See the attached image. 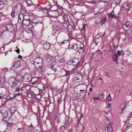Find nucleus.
I'll use <instances>...</instances> for the list:
<instances>
[{"instance_id":"59","label":"nucleus","mask_w":132,"mask_h":132,"mask_svg":"<svg viewBox=\"0 0 132 132\" xmlns=\"http://www.w3.org/2000/svg\"><path fill=\"white\" fill-rule=\"evenodd\" d=\"M59 61L60 63H62L64 62V60L62 59L60 60H59Z\"/></svg>"},{"instance_id":"37","label":"nucleus","mask_w":132,"mask_h":132,"mask_svg":"<svg viewBox=\"0 0 132 132\" xmlns=\"http://www.w3.org/2000/svg\"><path fill=\"white\" fill-rule=\"evenodd\" d=\"M25 30L28 33H30L32 32V30L30 28H26Z\"/></svg>"},{"instance_id":"24","label":"nucleus","mask_w":132,"mask_h":132,"mask_svg":"<svg viewBox=\"0 0 132 132\" xmlns=\"http://www.w3.org/2000/svg\"><path fill=\"white\" fill-rule=\"evenodd\" d=\"M119 57L120 55H122L124 54V52L122 51H118L116 54Z\"/></svg>"},{"instance_id":"28","label":"nucleus","mask_w":132,"mask_h":132,"mask_svg":"<svg viewBox=\"0 0 132 132\" xmlns=\"http://www.w3.org/2000/svg\"><path fill=\"white\" fill-rule=\"evenodd\" d=\"M52 6H50L51 11H54L56 12V10L57 9V7L55 5H53Z\"/></svg>"},{"instance_id":"23","label":"nucleus","mask_w":132,"mask_h":132,"mask_svg":"<svg viewBox=\"0 0 132 132\" xmlns=\"http://www.w3.org/2000/svg\"><path fill=\"white\" fill-rule=\"evenodd\" d=\"M11 117L9 116H4L3 118V120L4 121L6 122L7 123V121L10 119L11 118Z\"/></svg>"},{"instance_id":"52","label":"nucleus","mask_w":132,"mask_h":132,"mask_svg":"<svg viewBox=\"0 0 132 132\" xmlns=\"http://www.w3.org/2000/svg\"><path fill=\"white\" fill-rule=\"evenodd\" d=\"M20 88L19 87H17L15 91V93H17L19 90Z\"/></svg>"},{"instance_id":"55","label":"nucleus","mask_w":132,"mask_h":132,"mask_svg":"<svg viewBox=\"0 0 132 132\" xmlns=\"http://www.w3.org/2000/svg\"><path fill=\"white\" fill-rule=\"evenodd\" d=\"M86 2L89 3H94L95 2V1L93 0L90 2L89 1H86Z\"/></svg>"},{"instance_id":"13","label":"nucleus","mask_w":132,"mask_h":132,"mask_svg":"<svg viewBox=\"0 0 132 132\" xmlns=\"http://www.w3.org/2000/svg\"><path fill=\"white\" fill-rule=\"evenodd\" d=\"M43 23V22H40L37 19H35L32 21V26H35L36 24L39 23L42 24Z\"/></svg>"},{"instance_id":"2","label":"nucleus","mask_w":132,"mask_h":132,"mask_svg":"<svg viewBox=\"0 0 132 132\" xmlns=\"http://www.w3.org/2000/svg\"><path fill=\"white\" fill-rule=\"evenodd\" d=\"M8 82L12 87H16L18 83L16 78L13 76L9 78Z\"/></svg>"},{"instance_id":"4","label":"nucleus","mask_w":132,"mask_h":132,"mask_svg":"<svg viewBox=\"0 0 132 132\" xmlns=\"http://www.w3.org/2000/svg\"><path fill=\"white\" fill-rule=\"evenodd\" d=\"M127 107L126 103L125 102H123L121 104L120 108H119V111L120 113H124L125 111V109Z\"/></svg>"},{"instance_id":"62","label":"nucleus","mask_w":132,"mask_h":132,"mask_svg":"<svg viewBox=\"0 0 132 132\" xmlns=\"http://www.w3.org/2000/svg\"><path fill=\"white\" fill-rule=\"evenodd\" d=\"M56 31H53V35H55V34L56 33Z\"/></svg>"},{"instance_id":"26","label":"nucleus","mask_w":132,"mask_h":132,"mask_svg":"<svg viewBox=\"0 0 132 132\" xmlns=\"http://www.w3.org/2000/svg\"><path fill=\"white\" fill-rule=\"evenodd\" d=\"M118 47V46H117V47H116V46H115L114 45H112L111 46L110 48H112V52L113 53H115V52L117 50V48Z\"/></svg>"},{"instance_id":"38","label":"nucleus","mask_w":132,"mask_h":132,"mask_svg":"<svg viewBox=\"0 0 132 132\" xmlns=\"http://www.w3.org/2000/svg\"><path fill=\"white\" fill-rule=\"evenodd\" d=\"M67 125H66L65 124L64 125H63L62 127L61 128V130L63 131L64 130V129L65 128L67 127Z\"/></svg>"},{"instance_id":"3","label":"nucleus","mask_w":132,"mask_h":132,"mask_svg":"<svg viewBox=\"0 0 132 132\" xmlns=\"http://www.w3.org/2000/svg\"><path fill=\"white\" fill-rule=\"evenodd\" d=\"M68 63L69 64L74 63L73 65L76 66V67L77 68H79L80 66L79 60L78 58H74L71 59L68 61Z\"/></svg>"},{"instance_id":"19","label":"nucleus","mask_w":132,"mask_h":132,"mask_svg":"<svg viewBox=\"0 0 132 132\" xmlns=\"http://www.w3.org/2000/svg\"><path fill=\"white\" fill-rule=\"evenodd\" d=\"M21 66V64L20 62L19 61H17L14 64V67H19Z\"/></svg>"},{"instance_id":"56","label":"nucleus","mask_w":132,"mask_h":132,"mask_svg":"<svg viewBox=\"0 0 132 132\" xmlns=\"http://www.w3.org/2000/svg\"><path fill=\"white\" fill-rule=\"evenodd\" d=\"M37 113V116H38V115H39V116H40V110H38V111L37 112V113Z\"/></svg>"},{"instance_id":"6","label":"nucleus","mask_w":132,"mask_h":132,"mask_svg":"<svg viewBox=\"0 0 132 132\" xmlns=\"http://www.w3.org/2000/svg\"><path fill=\"white\" fill-rule=\"evenodd\" d=\"M7 31L10 32H12L14 30V28L13 25L11 23H9L5 26Z\"/></svg>"},{"instance_id":"45","label":"nucleus","mask_w":132,"mask_h":132,"mask_svg":"<svg viewBox=\"0 0 132 132\" xmlns=\"http://www.w3.org/2000/svg\"><path fill=\"white\" fill-rule=\"evenodd\" d=\"M104 94H102L101 95L99 96L100 98L101 99V100L103 98H104Z\"/></svg>"},{"instance_id":"20","label":"nucleus","mask_w":132,"mask_h":132,"mask_svg":"<svg viewBox=\"0 0 132 132\" xmlns=\"http://www.w3.org/2000/svg\"><path fill=\"white\" fill-rule=\"evenodd\" d=\"M56 13H57L59 16H61L62 14L63 11L61 9H57L56 10Z\"/></svg>"},{"instance_id":"27","label":"nucleus","mask_w":132,"mask_h":132,"mask_svg":"<svg viewBox=\"0 0 132 132\" xmlns=\"http://www.w3.org/2000/svg\"><path fill=\"white\" fill-rule=\"evenodd\" d=\"M55 25L57 26L58 27H60L62 28V23L59 21H56L55 22Z\"/></svg>"},{"instance_id":"22","label":"nucleus","mask_w":132,"mask_h":132,"mask_svg":"<svg viewBox=\"0 0 132 132\" xmlns=\"http://www.w3.org/2000/svg\"><path fill=\"white\" fill-rule=\"evenodd\" d=\"M63 19L64 22L65 24L67 23L68 22V20L67 17V15H64L63 16Z\"/></svg>"},{"instance_id":"42","label":"nucleus","mask_w":132,"mask_h":132,"mask_svg":"<svg viewBox=\"0 0 132 132\" xmlns=\"http://www.w3.org/2000/svg\"><path fill=\"white\" fill-rule=\"evenodd\" d=\"M107 98L108 100L109 101H110L111 100V98L110 94H109L108 95Z\"/></svg>"},{"instance_id":"15","label":"nucleus","mask_w":132,"mask_h":132,"mask_svg":"<svg viewBox=\"0 0 132 132\" xmlns=\"http://www.w3.org/2000/svg\"><path fill=\"white\" fill-rule=\"evenodd\" d=\"M122 7L126 9H128L130 7V5L127 2L124 3L122 5Z\"/></svg>"},{"instance_id":"39","label":"nucleus","mask_w":132,"mask_h":132,"mask_svg":"<svg viewBox=\"0 0 132 132\" xmlns=\"http://www.w3.org/2000/svg\"><path fill=\"white\" fill-rule=\"evenodd\" d=\"M15 13V12L13 10L11 13V15L12 18H13L14 16V14Z\"/></svg>"},{"instance_id":"30","label":"nucleus","mask_w":132,"mask_h":132,"mask_svg":"<svg viewBox=\"0 0 132 132\" xmlns=\"http://www.w3.org/2000/svg\"><path fill=\"white\" fill-rule=\"evenodd\" d=\"M110 14L111 15L110 17L111 18H114V19H116V16H115L114 14V13L113 11H112L110 13Z\"/></svg>"},{"instance_id":"51","label":"nucleus","mask_w":132,"mask_h":132,"mask_svg":"<svg viewBox=\"0 0 132 132\" xmlns=\"http://www.w3.org/2000/svg\"><path fill=\"white\" fill-rule=\"evenodd\" d=\"M13 98V97L11 98L10 96H7L6 97V100H11L12 99V100Z\"/></svg>"},{"instance_id":"63","label":"nucleus","mask_w":132,"mask_h":132,"mask_svg":"<svg viewBox=\"0 0 132 132\" xmlns=\"http://www.w3.org/2000/svg\"><path fill=\"white\" fill-rule=\"evenodd\" d=\"M22 56H21L20 55H19L18 58H20V59H22Z\"/></svg>"},{"instance_id":"14","label":"nucleus","mask_w":132,"mask_h":132,"mask_svg":"<svg viewBox=\"0 0 132 132\" xmlns=\"http://www.w3.org/2000/svg\"><path fill=\"white\" fill-rule=\"evenodd\" d=\"M50 43H45L43 44V48L45 50H48L50 48Z\"/></svg>"},{"instance_id":"1","label":"nucleus","mask_w":132,"mask_h":132,"mask_svg":"<svg viewBox=\"0 0 132 132\" xmlns=\"http://www.w3.org/2000/svg\"><path fill=\"white\" fill-rule=\"evenodd\" d=\"M34 63L35 67L37 69H41L43 67V61L42 58L38 57L34 60Z\"/></svg>"},{"instance_id":"31","label":"nucleus","mask_w":132,"mask_h":132,"mask_svg":"<svg viewBox=\"0 0 132 132\" xmlns=\"http://www.w3.org/2000/svg\"><path fill=\"white\" fill-rule=\"evenodd\" d=\"M38 79L36 77L31 78V81L33 83H35L36 82L37 80Z\"/></svg>"},{"instance_id":"53","label":"nucleus","mask_w":132,"mask_h":132,"mask_svg":"<svg viewBox=\"0 0 132 132\" xmlns=\"http://www.w3.org/2000/svg\"><path fill=\"white\" fill-rule=\"evenodd\" d=\"M65 71H66V74L64 76H67L69 74V72H70V71H66V70H65Z\"/></svg>"},{"instance_id":"46","label":"nucleus","mask_w":132,"mask_h":132,"mask_svg":"<svg viewBox=\"0 0 132 132\" xmlns=\"http://www.w3.org/2000/svg\"><path fill=\"white\" fill-rule=\"evenodd\" d=\"M15 93V94L14 95L13 97H16L18 96H19L20 95V94L19 93Z\"/></svg>"},{"instance_id":"40","label":"nucleus","mask_w":132,"mask_h":132,"mask_svg":"<svg viewBox=\"0 0 132 132\" xmlns=\"http://www.w3.org/2000/svg\"><path fill=\"white\" fill-rule=\"evenodd\" d=\"M45 102L46 103V104L47 105H50V101L49 100H45Z\"/></svg>"},{"instance_id":"17","label":"nucleus","mask_w":132,"mask_h":132,"mask_svg":"<svg viewBox=\"0 0 132 132\" xmlns=\"http://www.w3.org/2000/svg\"><path fill=\"white\" fill-rule=\"evenodd\" d=\"M107 128L108 129V132L111 131L112 132V124L110 123L107 125L106 126Z\"/></svg>"},{"instance_id":"44","label":"nucleus","mask_w":132,"mask_h":132,"mask_svg":"<svg viewBox=\"0 0 132 132\" xmlns=\"http://www.w3.org/2000/svg\"><path fill=\"white\" fill-rule=\"evenodd\" d=\"M26 3L28 4H31L32 3V2L30 0H27L26 1Z\"/></svg>"},{"instance_id":"36","label":"nucleus","mask_w":132,"mask_h":132,"mask_svg":"<svg viewBox=\"0 0 132 132\" xmlns=\"http://www.w3.org/2000/svg\"><path fill=\"white\" fill-rule=\"evenodd\" d=\"M118 57L116 54L113 56V60L114 61H117V58Z\"/></svg>"},{"instance_id":"10","label":"nucleus","mask_w":132,"mask_h":132,"mask_svg":"<svg viewBox=\"0 0 132 132\" xmlns=\"http://www.w3.org/2000/svg\"><path fill=\"white\" fill-rule=\"evenodd\" d=\"M122 27L125 30L127 31L130 28V26L129 23L127 22L123 24Z\"/></svg>"},{"instance_id":"50","label":"nucleus","mask_w":132,"mask_h":132,"mask_svg":"<svg viewBox=\"0 0 132 132\" xmlns=\"http://www.w3.org/2000/svg\"><path fill=\"white\" fill-rule=\"evenodd\" d=\"M16 48H17L18 49L17 50H14V51H16L17 52V53H18V54H19L20 53V50H19V48H18L17 47H16Z\"/></svg>"},{"instance_id":"11","label":"nucleus","mask_w":132,"mask_h":132,"mask_svg":"<svg viewBox=\"0 0 132 132\" xmlns=\"http://www.w3.org/2000/svg\"><path fill=\"white\" fill-rule=\"evenodd\" d=\"M68 48H71L74 50H76L78 48V46L76 44H74L71 45L69 44Z\"/></svg>"},{"instance_id":"64","label":"nucleus","mask_w":132,"mask_h":132,"mask_svg":"<svg viewBox=\"0 0 132 132\" xmlns=\"http://www.w3.org/2000/svg\"><path fill=\"white\" fill-rule=\"evenodd\" d=\"M105 73H106V74H105V76H106L108 77H109V76L108 73L107 72H106Z\"/></svg>"},{"instance_id":"58","label":"nucleus","mask_w":132,"mask_h":132,"mask_svg":"<svg viewBox=\"0 0 132 132\" xmlns=\"http://www.w3.org/2000/svg\"><path fill=\"white\" fill-rule=\"evenodd\" d=\"M94 100L96 99H97V100H101V99L100 98L99 96L97 97H96V98L94 97Z\"/></svg>"},{"instance_id":"61","label":"nucleus","mask_w":132,"mask_h":132,"mask_svg":"<svg viewBox=\"0 0 132 132\" xmlns=\"http://www.w3.org/2000/svg\"><path fill=\"white\" fill-rule=\"evenodd\" d=\"M4 4V2L1 1H0V5H1V4Z\"/></svg>"},{"instance_id":"5","label":"nucleus","mask_w":132,"mask_h":132,"mask_svg":"<svg viewBox=\"0 0 132 132\" xmlns=\"http://www.w3.org/2000/svg\"><path fill=\"white\" fill-rule=\"evenodd\" d=\"M20 76L22 80H24L26 81H29L31 80L32 78L31 75L28 74H25L23 76Z\"/></svg>"},{"instance_id":"8","label":"nucleus","mask_w":132,"mask_h":132,"mask_svg":"<svg viewBox=\"0 0 132 132\" xmlns=\"http://www.w3.org/2000/svg\"><path fill=\"white\" fill-rule=\"evenodd\" d=\"M64 25L67 27L66 28L68 31L69 32H72L74 30V28L73 26L70 24L67 25V24H64Z\"/></svg>"},{"instance_id":"7","label":"nucleus","mask_w":132,"mask_h":132,"mask_svg":"<svg viewBox=\"0 0 132 132\" xmlns=\"http://www.w3.org/2000/svg\"><path fill=\"white\" fill-rule=\"evenodd\" d=\"M132 126V116H129L126 121V126L128 128Z\"/></svg>"},{"instance_id":"25","label":"nucleus","mask_w":132,"mask_h":132,"mask_svg":"<svg viewBox=\"0 0 132 132\" xmlns=\"http://www.w3.org/2000/svg\"><path fill=\"white\" fill-rule=\"evenodd\" d=\"M48 67L49 68H51L52 70H53L54 72L56 71L57 69L55 67H54V66L53 65H49L48 66Z\"/></svg>"},{"instance_id":"41","label":"nucleus","mask_w":132,"mask_h":132,"mask_svg":"<svg viewBox=\"0 0 132 132\" xmlns=\"http://www.w3.org/2000/svg\"><path fill=\"white\" fill-rule=\"evenodd\" d=\"M36 9H42V7L39 5H37L35 6Z\"/></svg>"},{"instance_id":"43","label":"nucleus","mask_w":132,"mask_h":132,"mask_svg":"<svg viewBox=\"0 0 132 132\" xmlns=\"http://www.w3.org/2000/svg\"><path fill=\"white\" fill-rule=\"evenodd\" d=\"M86 26H87V24H84L83 27L81 28V30H85V27Z\"/></svg>"},{"instance_id":"9","label":"nucleus","mask_w":132,"mask_h":132,"mask_svg":"<svg viewBox=\"0 0 132 132\" xmlns=\"http://www.w3.org/2000/svg\"><path fill=\"white\" fill-rule=\"evenodd\" d=\"M34 18V15L32 14H29V15H24L23 20H31L32 18Z\"/></svg>"},{"instance_id":"47","label":"nucleus","mask_w":132,"mask_h":132,"mask_svg":"<svg viewBox=\"0 0 132 132\" xmlns=\"http://www.w3.org/2000/svg\"><path fill=\"white\" fill-rule=\"evenodd\" d=\"M13 111H14L13 112V111H9V113H11V116H12V115H13L14 114L15 112L16 111L15 110H13Z\"/></svg>"},{"instance_id":"21","label":"nucleus","mask_w":132,"mask_h":132,"mask_svg":"<svg viewBox=\"0 0 132 132\" xmlns=\"http://www.w3.org/2000/svg\"><path fill=\"white\" fill-rule=\"evenodd\" d=\"M61 28H60V27H58L57 26L55 25L53 26V31H58L59 30L61 29Z\"/></svg>"},{"instance_id":"49","label":"nucleus","mask_w":132,"mask_h":132,"mask_svg":"<svg viewBox=\"0 0 132 132\" xmlns=\"http://www.w3.org/2000/svg\"><path fill=\"white\" fill-rule=\"evenodd\" d=\"M4 4H2L0 5V10H2L4 7Z\"/></svg>"},{"instance_id":"54","label":"nucleus","mask_w":132,"mask_h":132,"mask_svg":"<svg viewBox=\"0 0 132 132\" xmlns=\"http://www.w3.org/2000/svg\"><path fill=\"white\" fill-rule=\"evenodd\" d=\"M27 97L29 98H31L32 97V95L30 93H28L27 95Z\"/></svg>"},{"instance_id":"34","label":"nucleus","mask_w":132,"mask_h":132,"mask_svg":"<svg viewBox=\"0 0 132 132\" xmlns=\"http://www.w3.org/2000/svg\"><path fill=\"white\" fill-rule=\"evenodd\" d=\"M69 119V116H65V124L67 125V124L68 123V120Z\"/></svg>"},{"instance_id":"18","label":"nucleus","mask_w":132,"mask_h":132,"mask_svg":"<svg viewBox=\"0 0 132 132\" xmlns=\"http://www.w3.org/2000/svg\"><path fill=\"white\" fill-rule=\"evenodd\" d=\"M107 20L106 17H104L101 19L100 22V24L101 25H102L105 23Z\"/></svg>"},{"instance_id":"16","label":"nucleus","mask_w":132,"mask_h":132,"mask_svg":"<svg viewBox=\"0 0 132 132\" xmlns=\"http://www.w3.org/2000/svg\"><path fill=\"white\" fill-rule=\"evenodd\" d=\"M24 15L22 13H20L18 19V22L20 23V21H21L22 20H23V17Z\"/></svg>"},{"instance_id":"33","label":"nucleus","mask_w":132,"mask_h":132,"mask_svg":"<svg viewBox=\"0 0 132 132\" xmlns=\"http://www.w3.org/2000/svg\"><path fill=\"white\" fill-rule=\"evenodd\" d=\"M7 127H12L13 125V122H11L10 123H8L7 122Z\"/></svg>"},{"instance_id":"48","label":"nucleus","mask_w":132,"mask_h":132,"mask_svg":"<svg viewBox=\"0 0 132 132\" xmlns=\"http://www.w3.org/2000/svg\"><path fill=\"white\" fill-rule=\"evenodd\" d=\"M68 42V40H64L63 42H61V43L60 44V45H62L63 44L66 43V42Z\"/></svg>"},{"instance_id":"60","label":"nucleus","mask_w":132,"mask_h":132,"mask_svg":"<svg viewBox=\"0 0 132 132\" xmlns=\"http://www.w3.org/2000/svg\"><path fill=\"white\" fill-rule=\"evenodd\" d=\"M85 90L84 89L80 90L79 91L80 92H83L82 93H84L85 92Z\"/></svg>"},{"instance_id":"32","label":"nucleus","mask_w":132,"mask_h":132,"mask_svg":"<svg viewBox=\"0 0 132 132\" xmlns=\"http://www.w3.org/2000/svg\"><path fill=\"white\" fill-rule=\"evenodd\" d=\"M78 52L80 53H82L84 52V50L83 47H80L78 49Z\"/></svg>"},{"instance_id":"29","label":"nucleus","mask_w":132,"mask_h":132,"mask_svg":"<svg viewBox=\"0 0 132 132\" xmlns=\"http://www.w3.org/2000/svg\"><path fill=\"white\" fill-rule=\"evenodd\" d=\"M1 90L2 92V94H1L2 95V94H4L6 92V89L5 88L3 87L1 89Z\"/></svg>"},{"instance_id":"57","label":"nucleus","mask_w":132,"mask_h":132,"mask_svg":"<svg viewBox=\"0 0 132 132\" xmlns=\"http://www.w3.org/2000/svg\"><path fill=\"white\" fill-rule=\"evenodd\" d=\"M60 97H58V98H57V101H56V102L58 101V104L60 103V102H59V101L60 100Z\"/></svg>"},{"instance_id":"12","label":"nucleus","mask_w":132,"mask_h":132,"mask_svg":"<svg viewBox=\"0 0 132 132\" xmlns=\"http://www.w3.org/2000/svg\"><path fill=\"white\" fill-rule=\"evenodd\" d=\"M31 20H22L21 21H20V22L21 24H23L24 25L28 26L29 25L30 23Z\"/></svg>"},{"instance_id":"35","label":"nucleus","mask_w":132,"mask_h":132,"mask_svg":"<svg viewBox=\"0 0 132 132\" xmlns=\"http://www.w3.org/2000/svg\"><path fill=\"white\" fill-rule=\"evenodd\" d=\"M105 32H104L103 33H102L101 32H100L98 33V34L97 35L99 36L100 37L101 36H102V37H103L105 35Z\"/></svg>"}]
</instances>
